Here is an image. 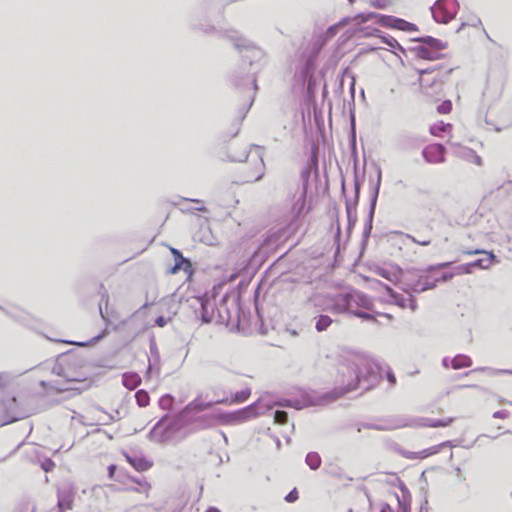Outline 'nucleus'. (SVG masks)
Returning <instances> with one entry per match:
<instances>
[{"label":"nucleus","instance_id":"61","mask_svg":"<svg viewBox=\"0 0 512 512\" xmlns=\"http://www.w3.org/2000/svg\"><path fill=\"white\" fill-rule=\"evenodd\" d=\"M442 365L445 367V368H448L449 366V358L448 357H444L442 359Z\"/></svg>","mask_w":512,"mask_h":512},{"label":"nucleus","instance_id":"37","mask_svg":"<svg viewBox=\"0 0 512 512\" xmlns=\"http://www.w3.org/2000/svg\"><path fill=\"white\" fill-rule=\"evenodd\" d=\"M473 269L474 268H473L472 262L466 263V264H461L455 268V274L456 275L471 274L473 272Z\"/></svg>","mask_w":512,"mask_h":512},{"label":"nucleus","instance_id":"20","mask_svg":"<svg viewBox=\"0 0 512 512\" xmlns=\"http://www.w3.org/2000/svg\"><path fill=\"white\" fill-rule=\"evenodd\" d=\"M446 446H451V442L445 441L441 444L432 446L430 448L424 449L419 452H408L407 454H405V457H407L409 459H424L431 455L439 453L441 448L446 447Z\"/></svg>","mask_w":512,"mask_h":512},{"label":"nucleus","instance_id":"17","mask_svg":"<svg viewBox=\"0 0 512 512\" xmlns=\"http://www.w3.org/2000/svg\"><path fill=\"white\" fill-rule=\"evenodd\" d=\"M206 15V11L203 7L194 9L191 15V26L194 29H199L205 34H210L215 31V27L210 24L201 23L202 18Z\"/></svg>","mask_w":512,"mask_h":512},{"label":"nucleus","instance_id":"16","mask_svg":"<svg viewBox=\"0 0 512 512\" xmlns=\"http://www.w3.org/2000/svg\"><path fill=\"white\" fill-rule=\"evenodd\" d=\"M445 148L441 144H435L423 149L422 155L428 163H442L444 162Z\"/></svg>","mask_w":512,"mask_h":512},{"label":"nucleus","instance_id":"42","mask_svg":"<svg viewBox=\"0 0 512 512\" xmlns=\"http://www.w3.org/2000/svg\"><path fill=\"white\" fill-rule=\"evenodd\" d=\"M122 418V415L119 410H115L111 414H106V418L103 419L104 424H108L110 421H117Z\"/></svg>","mask_w":512,"mask_h":512},{"label":"nucleus","instance_id":"62","mask_svg":"<svg viewBox=\"0 0 512 512\" xmlns=\"http://www.w3.org/2000/svg\"><path fill=\"white\" fill-rule=\"evenodd\" d=\"M354 89H355V80H354V78H352V82H351V86H350L352 96L354 95Z\"/></svg>","mask_w":512,"mask_h":512},{"label":"nucleus","instance_id":"64","mask_svg":"<svg viewBox=\"0 0 512 512\" xmlns=\"http://www.w3.org/2000/svg\"><path fill=\"white\" fill-rule=\"evenodd\" d=\"M395 49H397L399 52L403 53L404 55L406 54L405 48H403L400 44Z\"/></svg>","mask_w":512,"mask_h":512},{"label":"nucleus","instance_id":"49","mask_svg":"<svg viewBox=\"0 0 512 512\" xmlns=\"http://www.w3.org/2000/svg\"><path fill=\"white\" fill-rule=\"evenodd\" d=\"M455 272L454 273H444L442 274L439 278L436 279V282H448L450 281L454 276H455Z\"/></svg>","mask_w":512,"mask_h":512},{"label":"nucleus","instance_id":"30","mask_svg":"<svg viewBox=\"0 0 512 512\" xmlns=\"http://www.w3.org/2000/svg\"><path fill=\"white\" fill-rule=\"evenodd\" d=\"M333 323V320L328 315H320L316 319L315 328L318 332H323Z\"/></svg>","mask_w":512,"mask_h":512},{"label":"nucleus","instance_id":"44","mask_svg":"<svg viewBox=\"0 0 512 512\" xmlns=\"http://www.w3.org/2000/svg\"><path fill=\"white\" fill-rule=\"evenodd\" d=\"M436 286H437L436 279L433 280V281H430L429 276L426 275V279H425V282H424L423 287H422L423 288V292L427 291V290H432Z\"/></svg>","mask_w":512,"mask_h":512},{"label":"nucleus","instance_id":"19","mask_svg":"<svg viewBox=\"0 0 512 512\" xmlns=\"http://www.w3.org/2000/svg\"><path fill=\"white\" fill-rule=\"evenodd\" d=\"M251 393H252L251 388L246 387L239 392L232 393L230 398L226 397L223 399L216 400V403L224 404V405L244 403L245 401H247L249 399V397L251 396Z\"/></svg>","mask_w":512,"mask_h":512},{"label":"nucleus","instance_id":"22","mask_svg":"<svg viewBox=\"0 0 512 512\" xmlns=\"http://www.w3.org/2000/svg\"><path fill=\"white\" fill-rule=\"evenodd\" d=\"M436 69H437L436 67H432V68L419 70V74L421 76L420 77V85L422 88L432 87L438 83H441V80L439 79L438 75H435L431 78L426 77L430 74H433L436 71Z\"/></svg>","mask_w":512,"mask_h":512},{"label":"nucleus","instance_id":"2","mask_svg":"<svg viewBox=\"0 0 512 512\" xmlns=\"http://www.w3.org/2000/svg\"><path fill=\"white\" fill-rule=\"evenodd\" d=\"M342 375V386L336 387L332 392L325 393L321 396L320 401H332L343 396L344 394L358 388V384L367 378L374 376L372 364L361 356H354L346 360L339 368Z\"/></svg>","mask_w":512,"mask_h":512},{"label":"nucleus","instance_id":"5","mask_svg":"<svg viewBox=\"0 0 512 512\" xmlns=\"http://www.w3.org/2000/svg\"><path fill=\"white\" fill-rule=\"evenodd\" d=\"M354 19L357 20L358 24L365 23L370 19H375V22L383 27L398 29L406 32L418 30V27L415 24L410 23L404 19L379 13H359Z\"/></svg>","mask_w":512,"mask_h":512},{"label":"nucleus","instance_id":"24","mask_svg":"<svg viewBox=\"0 0 512 512\" xmlns=\"http://www.w3.org/2000/svg\"><path fill=\"white\" fill-rule=\"evenodd\" d=\"M377 273L379 276L387 279L388 281L392 282L395 285L403 277V270L398 266H395L393 270L380 268Z\"/></svg>","mask_w":512,"mask_h":512},{"label":"nucleus","instance_id":"57","mask_svg":"<svg viewBox=\"0 0 512 512\" xmlns=\"http://www.w3.org/2000/svg\"><path fill=\"white\" fill-rule=\"evenodd\" d=\"M247 157H248V153L243 152L241 157H239V158L232 157L231 160L236 161V162H242V161H245L247 159Z\"/></svg>","mask_w":512,"mask_h":512},{"label":"nucleus","instance_id":"59","mask_svg":"<svg viewBox=\"0 0 512 512\" xmlns=\"http://www.w3.org/2000/svg\"><path fill=\"white\" fill-rule=\"evenodd\" d=\"M150 351L152 354H157V348L154 342H151L150 344Z\"/></svg>","mask_w":512,"mask_h":512},{"label":"nucleus","instance_id":"55","mask_svg":"<svg viewBox=\"0 0 512 512\" xmlns=\"http://www.w3.org/2000/svg\"><path fill=\"white\" fill-rule=\"evenodd\" d=\"M419 512H428V499L426 496L424 497V499L420 505Z\"/></svg>","mask_w":512,"mask_h":512},{"label":"nucleus","instance_id":"60","mask_svg":"<svg viewBox=\"0 0 512 512\" xmlns=\"http://www.w3.org/2000/svg\"><path fill=\"white\" fill-rule=\"evenodd\" d=\"M263 177V172H261L260 174H258L253 180L251 179H247L246 182H251V181H259L260 179H262Z\"/></svg>","mask_w":512,"mask_h":512},{"label":"nucleus","instance_id":"23","mask_svg":"<svg viewBox=\"0 0 512 512\" xmlns=\"http://www.w3.org/2000/svg\"><path fill=\"white\" fill-rule=\"evenodd\" d=\"M378 283L385 289V291L389 295L391 301L395 305H397V306H399L400 308H403V309L409 307L408 299H406L402 294L397 293L390 286H388L386 284H383L381 282H378Z\"/></svg>","mask_w":512,"mask_h":512},{"label":"nucleus","instance_id":"15","mask_svg":"<svg viewBox=\"0 0 512 512\" xmlns=\"http://www.w3.org/2000/svg\"><path fill=\"white\" fill-rule=\"evenodd\" d=\"M171 253L174 257L175 264L170 269L172 274H176L178 271L183 270L188 274L192 273V263L190 259L183 256L182 252L176 248H171Z\"/></svg>","mask_w":512,"mask_h":512},{"label":"nucleus","instance_id":"47","mask_svg":"<svg viewBox=\"0 0 512 512\" xmlns=\"http://www.w3.org/2000/svg\"><path fill=\"white\" fill-rule=\"evenodd\" d=\"M298 499V491L296 488H294L293 490H291L285 497V500L288 502V503H293L295 502L296 500Z\"/></svg>","mask_w":512,"mask_h":512},{"label":"nucleus","instance_id":"43","mask_svg":"<svg viewBox=\"0 0 512 512\" xmlns=\"http://www.w3.org/2000/svg\"><path fill=\"white\" fill-rule=\"evenodd\" d=\"M451 264H452L451 262H443V263H438L435 265H430L426 268L425 272L428 273V272H432L434 270L444 269V268L449 267Z\"/></svg>","mask_w":512,"mask_h":512},{"label":"nucleus","instance_id":"36","mask_svg":"<svg viewBox=\"0 0 512 512\" xmlns=\"http://www.w3.org/2000/svg\"><path fill=\"white\" fill-rule=\"evenodd\" d=\"M274 422L280 425L286 424L288 422L287 412L283 410H276L274 412Z\"/></svg>","mask_w":512,"mask_h":512},{"label":"nucleus","instance_id":"53","mask_svg":"<svg viewBox=\"0 0 512 512\" xmlns=\"http://www.w3.org/2000/svg\"><path fill=\"white\" fill-rule=\"evenodd\" d=\"M507 415L508 413L505 410H499L493 413V417L497 419H504Z\"/></svg>","mask_w":512,"mask_h":512},{"label":"nucleus","instance_id":"31","mask_svg":"<svg viewBox=\"0 0 512 512\" xmlns=\"http://www.w3.org/2000/svg\"><path fill=\"white\" fill-rule=\"evenodd\" d=\"M215 402H198L197 400L192 401L186 406V410L201 412L208 408H211Z\"/></svg>","mask_w":512,"mask_h":512},{"label":"nucleus","instance_id":"9","mask_svg":"<svg viewBox=\"0 0 512 512\" xmlns=\"http://www.w3.org/2000/svg\"><path fill=\"white\" fill-rule=\"evenodd\" d=\"M381 178H382V172H381V169L379 168L377 171V181L374 186L373 193H372L371 199H370V207H369L368 216H367L366 222L364 224L363 235H362V246H365L367 244L368 238L370 237L371 231L373 228V219H374V215H375L377 199L379 196Z\"/></svg>","mask_w":512,"mask_h":512},{"label":"nucleus","instance_id":"45","mask_svg":"<svg viewBox=\"0 0 512 512\" xmlns=\"http://www.w3.org/2000/svg\"><path fill=\"white\" fill-rule=\"evenodd\" d=\"M408 238L411 239V241H413L414 243H417V244H419L421 246H428L431 243V239H426L424 237H421V238L418 239V238H416L414 236L408 235Z\"/></svg>","mask_w":512,"mask_h":512},{"label":"nucleus","instance_id":"7","mask_svg":"<svg viewBox=\"0 0 512 512\" xmlns=\"http://www.w3.org/2000/svg\"><path fill=\"white\" fill-rule=\"evenodd\" d=\"M413 41L420 42L422 45L416 46L412 49L416 56L426 60H436L440 58V51L446 48L441 40L432 36H424L412 39Z\"/></svg>","mask_w":512,"mask_h":512},{"label":"nucleus","instance_id":"58","mask_svg":"<svg viewBox=\"0 0 512 512\" xmlns=\"http://www.w3.org/2000/svg\"><path fill=\"white\" fill-rule=\"evenodd\" d=\"M350 21V18L349 17H345L343 19H341L337 24H339V27L342 28L344 27L348 22Z\"/></svg>","mask_w":512,"mask_h":512},{"label":"nucleus","instance_id":"18","mask_svg":"<svg viewBox=\"0 0 512 512\" xmlns=\"http://www.w3.org/2000/svg\"><path fill=\"white\" fill-rule=\"evenodd\" d=\"M467 254H484V257L472 262L473 268L488 269L493 263L498 262L497 257L493 252L477 249L474 251H468Z\"/></svg>","mask_w":512,"mask_h":512},{"label":"nucleus","instance_id":"51","mask_svg":"<svg viewBox=\"0 0 512 512\" xmlns=\"http://www.w3.org/2000/svg\"><path fill=\"white\" fill-rule=\"evenodd\" d=\"M167 324V318L165 316H158L155 319V325L158 327H164Z\"/></svg>","mask_w":512,"mask_h":512},{"label":"nucleus","instance_id":"63","mask_svg":"<svg viewBox=\"0 0 512 512\" xmlns=\"http://www.w3.org/2000/svg\"><path fill=\"white\" fill-rule=\"evenodd\" d=\"M206 512H221L218 508L216 507H209Z\"/></svg>","mask_w":512,"mask_h":512},{"label":"nucleus","instance_id":"54","mask_svg":"<svg viewBox=\"0 0 512 512\" xmlns=\"http://www.w3.org/2000/svg\"><path fill=\"white\" fill-rule=\"evenodd\" d=\"M116 470H117V466L115 464H111L108 466L107 471H108V477L110 479L114 478V474H115Z\"/></svg>","mask_w":512,"mask_h":512},{"label":"nucleus","instance_id":"8","mask_svg":"<svg viewBox=\"0 0 512 512\" xmlns=\"http://www.w3.org/2000/svg\"><path fill=\"white\" fill-rule=\"evenodd\" d=\"M458 7L456 0H437L431 7L433 19L438 23L446 24L455 17Z\"/></svg>","mask_w":512,"mask_h":512},{"label":"nucleus","instance_id":"39","mask_svg":"<svg viewBox=\"0 0 512 512\" xmlns=\"http://www.w3.org/2000/svg\"><path fill=\"white\" fill-rule=\"evenodd\" d=\"M452 109V103L450 100L443 101L438 107L437 110L441 114H447Z\"/></svg>","mask_w":512,"mask_h":512},{"label":"nucleus","instance_id":"14","mask_svg":"<svg viewBox=\"0 0 512 512\" xmlns=\"http://www.w3.org/2000/svg\"><path fill=\"white\" fill-rule=\"evenodd\" d=\"M219 418L226 423H239L255 418V412H252V406L248 405L234 412L220 414Z\"/></svg>","mask_w":512,"mask_h":512},{"label":"nucleus","instance_id":"41","mask_svg":"<svg viewBox=\"0 0 512 512\" xmlns=\"http://www.w3.org/2000/svg\"><path fill=\"white\" fill-rule=\"evenodd\" d=\"M275 403V406H280V407H293L297 410H300L303 408V406H295L293 401L292 400H288V399H283V400H279V401H274Z\"/></svg>","mask_w":512,"mask_h":512},{"label":"nucleus","instance_id":"50","mask_svg":"<svg viewBox=\"0 0 512 512\" xmlns=\"http://www.w3.org/2000/svg\"><path fill=\"white\" fill-rule=\"evenodd\" d=\"M425 279H426V274L425 273H422L420 275L417 276V279H413V282H414V287H423V284L425 282Z\"/></svg>","mask_w":512,"mask_h":512},{"label":"nucleus","instance_id":"26","mask_svg":"<svg viewBox=\"0 0 512 512\" xmlns=\"http://www.w3.org/2000/svg\"><path fill=\"white\" fill-rule=\"evenodd\" d=\"M122 383L127 389L134 390L140 385L141 378L135 372H127L122 376Z\"/></svg>","mask_w":512,"mask_h":512},{"label":"nucleus","instance_id":"10","mask_svg":"<svg viewBox=\"0 0 512 512\" xmlns=\"http://www.w3.org/2000/svg\"><path fill=\"white\" fill-rule=\"evenodd\" d=\"M76 491L71 483H66L57 488V512H65L73 509Z\"/></svg>","mask_w":512,"mask_h":512},{"label":"nucleus","instance_id":"56","mask_svg":"<svg viewBox=\"0 0 512 512\" xmlns=\"http://www.w3.org/2000/svg\"><path fill=\"white\" fill-rule=\"evenodd\" d=\"M387 380L391 385H394L396 383V377L391 371L387 373Z\"/></svg>","mask_w":512,"mask_h":512},{"label":"nucleus","instance_id":"1","mask_svg":"<svg viewBox=\"0 0 512 512\" xmlns=\"http://www.w3.org/2000/svg\"><path fill=\"white\" fill-rule=\"evenodd\" d=\"M228 38L239 51L242 60L239 71H235L233 74V82L237 87L250 85L252 90V93L249 95L250 103L243 113L244 118L253 103L254 95L258 89L255 76L250 73V68L253 64L259 63L264 59L265 52L237 31H230Z\"/></svg>","mask_w":512,"mask_h":512},{"label":"nucleus","instance_id":"34","mask_svg":"<svg viewBox=\"0 0 512 512\" xmlns=\"http://www.w3.org/2000/svg\"><path fill=\"white\" fill-rule=\"evenodd\" d=\"M451 124L440 122L437 124H434L430 127V132L433 135L439 136L441 133L446 132L451 129Z\"/></svg>","mask_w":512,"mask_h":512},{"label":"nucleus","instance_id":"33","mask_svg":"<svg viewBox=\"0 0 512 512\" xmlns=\"http://www.w3.org/2000/svg\"><path fill=\"white\" fill-rule=\"evenodd\" d=\"M136 402L140 407H146L149 404L150 397L147 391L138 390L135 394Z\"/></svg>","mask_w":512,"mask_h":512},{"label":"nucleus","instance_id":"12","mask_svg":"<svg viewBox=\"0 0 512 512\" xmlns=\"http://www.w3.org/2000/svg\"><path fill=\"white\" fill-rule=\"evenodd\" d=\"M410 272H403V277L398 281L396 285L399 286V288L406 294L409 295L408 301H409V308L412 311H415L417 309V302L414 298L415 293H422L423 288L420 287H414L413 279L410 277Z\"/></svg>","mask_w":512,"mask_h":512},{"label":"nucleus","instance_id":"4","mask_svg":"<svg viewBox=\"0 0 512 512\" xmlns=\"http://www.w3.org/2000/svg\"><path fill=\"white\" fill-rule=\"evenodd\" d=\"M373 303L371 299L364 293L353 291L350 293L338 294L331 304L329 310L334 314L350 313L354 311V307L371 310Z\"/></svg>","mask_w":512,"mask_h":512},{"label":"nucleus","instance_id":"46","mask_svg":"<svg viewBox=\"0 0 512 512\" xmlns=\"http://www.w3.org/2000/svg\"><path fill=\"white\" fill-rule=\"evenodd\" d=\"M54 466V462L49 458H46L41 464V467L45 472L51 471L54 468Z\"/></svg>","mask_w":512,"mask_h":512},{"label":"nucleus","instance_id":"28","mask_svg":"<svg viewBox=\"0 0 512 512\" xmlns=\"http://www.w3.org/2000/svg\"><path fill=\"white\" fill-rule=\"evenodd\" d=\"M108 303H109V295H108V292L107 290L104 288L103 285H101V301L99 303V314L102 318V320L108 325L110 324V320L108 318V316L104 313L103 311V308H102V304H105V306L107 307L108 306Z\"/></svg>","mask_w":512,"mask_h":512},{"label":"nucleus","instance_id":"48","mask_svg":"<svg viewBox=\"0 0 512 512\" xmlns=\"http://www.w3.org/2000/svg\"><path fill=\"white\" fill-rule=\"evenodd\" d=\"M340 27H339V24H334V25H331L328 29H327V37L328 38H332L334 37L337 32L339 31Z\"/></svg>","mask_w":512,"mask_h":512},{"label":"nucleus","instance_id":"3","mask_svg":"<svg viewBox=\"0 0 512 512\" xmlns=\"http://www.w3.org/2000/svg\"><path fill=\"white\" fill-rule=\"evenodd\" d=\"M454 421V418L446 419H431L425 417H408V416H395L386 420L383 424H371L369 428L379 431H390L405 427L418 428V427H446Z\"/></svg>","mask_w":512,"mask_h":512},{"label":"nucleus","instance_id":"35","mask_svg":"<svg viewBox=\"0 0 512 512\" xmlns=\"http://www.w3.org/2000/svg\"><path fill=\"white\" fill-rule=\"evenodd\" d=\"M173 402L174 398L171 395L166 394L160 398L159 405L164 410H171Z\"/></svg>","mask_w":512,"mask_h":512},{"label":"nucleus","instance_id":"29","mask_svg":"<svg viewBox=\"0 0 512 512\" xmlns=\"http://www.w3.org/2000/svg\"><path fill=\"white\" fill-rule=\"evenodd\" d=\"M305 462L310 469L317 470L321 466L322 460L317 452H309L306 455Z\"/></svg>","mask_w":512,"mask_h":512},{"label":"nucleus","instance_id":"52","mask_svg":"<svg viewBox=\"0 0 512 512\" xmlns=\"http://www.w3.org/2000/svg\"><path fill=\"white\" fill-rule=\"evenodd\" d=\"M133 481H134V482H136L138 485H140V487L142 488V490H143L144 492H146V493L148 492V490H149V489H150V487H151V486H150V484H149L148 482H146V481H139V479H134Z\"/></svg>","mask_w":512,"mask_h":512},{"label":"nucleus","instance_id":"27","mask_svg":"<svg viewBox=\"0 0 512 512\" xmlns=\"http://www.w3.org/2000/svg\"><path fill=\"white\" fill-rule=\"evenodd\" d=\"M471 365V358L464 354H458L451 360V367L455 370L470 367Z\"/></svg>","mask_w":512,"mask_h":512},{"label":"nucleus","instance_id":"32","mask_svg":"<svg viewBox=\"0 0 512 512\" xmlns=\"http://www.w3.org/2000/svg\"><path fill=\"white\" fill-rule=\"evenodd\" d=\"M109 331L107 328H105L101 333H99L98 335H96L95 337H93L90 341H85V342H72V341H69L68 343L70 344H75L79 347H86L90 344H94L100 340H102L104 337H106L108 335Z\"/></svg>","mask_w":512,"mask_h":512},{"label":"nucleus","instance_id":"6","mask_svg":"<svg viewBox=\"0 0 512 512\" xmlns=\"http://www.w3.org/2000/svg\"><path fill=\"white\" fill-rule=\"evenodd\" d=\"M52 373L56 374L58 376L64 377V380H62V381L56 380L53 382H47V381L42 380V381H40L39 385L43 389H52L56 393H64V392L72 391L75 394H80L83 390L86 389V386H84V387L75 386L74 384H83L84 381H82L78 378L69 377L64 372V369L61 365H55L52 369Z\"/></svg>","mask_w":512,"mask_h":512},{"label":"nucleus","instance_id":"40","mask_svg":"<svg viewBox=\"0 0 512 512\" xmlns=\"http://www.w3.org/2000/svg\"><path fill=\"white\" fill-rule=\"evenodd\" d=\"M382 42L389 47L395 49L397 46H399V42L392 36L385 35L381 36Z\"/></svg>","mask_w":512,"mask_h":512},{"label":"nucleus","instance_id":"21","mask_svg":"<svg viewBox=\"0 0 512 512\" xmlns=\"http://www.w3.org/2000/svg\"><path fill=\"white\" fill-rule=\"evenodd\" d=\"M268 398V395H263L257 401L249 405L252 406V412H255V417L262 415L275 407L274 401H271Z\"/></svg>","mask_w":512,"mask_h":512},{"label":"nucleus","instance_id":"13","mask_svg":"<svg viewBox=\"0 0 512 512\" xmlns=\"http://www.w3.org/2000/svg\"><path fill=\"white\" fill-rule=\"evenodd\" d=\"M360 189H361V184L358 179L357 173H355V176H354V192H355L354 201L351 202L349 200H346L348 231H350L357 222L356 206L358 204L359 197H360Z\"/></svg>","mask_w":512,"mask_h":512},{"label":"nucleus","instance_id":"38","mask_svg":"<svg viewBox=\"0 0 512 512\" xmlns=\"http://www.w3.org/2000/svg\"><path fill=\"white\" fill-rule=\"evenodd\" d=\"M352 315L353 316H356L358 318H361L363 320H366V321H372V320H375V315L374 314H371L369 312H365V311H362V310H359V309H354V311H352Z\"/></svg>","mask_w":512,"mask_h":512},{"label":"nucleus","instance_id":"11","mask_svg":"<svg viewBox=\"0 0 512 512\" xmlns=\"http://www.w3.org/2000/svg\"><path fill=\"white\" fill-rule=\"evenodd\" d=\"M196 302L198 304V307H195L196 315L200 316V320L203 324L211 323L216 311V305L214 301L203 295L196 297Z\"/></svg>","mask_w":512,"mask_h":512},{"label":"nucleus","instance_id":"25","mask_svg":"<svg viewBox=\"0 0 512 512\" xmlns=\"http://www.w3.org/2000/svg\"><path fill=\"white\" fill-rule=\"evenodd\" d=\"M127 462L137 471L142 472L146 471L152 467V463L149 462L144 457H132L128 454H125Z\"/></svg>","mask_w":512,"mask_h":512}]
</instances>
